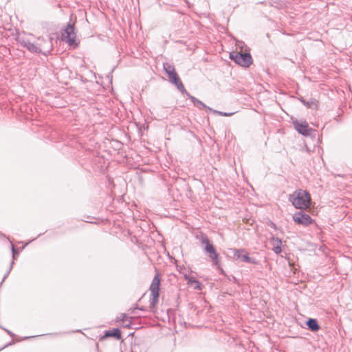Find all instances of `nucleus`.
<instances>
[{"label": "nucleus", "mask_w": 352, "mask_h": 352, "mask_svg": "<svg viewBox=\"0 0 352 352\" xmlns=\"http://www.w3.org/2000/svg\"><path fill=\"white\" fill-rule=\"evenodd\" d=\"M289 201L297 209L305 210L310 206V194L305 190L298 189L289 195Z\"/></svg>", "instance_id": "1"}, {"label": "nucleus", "mask_w": 352, "mask_h": 352, "mask_svg": "<svg viewBox=\"0 0 352 352\" xmlns=\"http://www.w3.org/2000/svg\"><path fill=\"white\" fill-rule=\"evenodd\" d=\"M163 68L168 77L169 81L175 85L179 91L184 93L185 87L176 73L175 67L168 63H164Z\"/></svg>", "instance_id": "2"}, {"label": "nucleus", "mask_w": 352, "mask_h": 352, "mask_svg": "<svg viewBox=\"0 0 352 352\" xmlns=\"http://www.w3.org/2000/svg\"><path fill=\"white\" fill-rule=\"evenodd\" d=\"M160 279L159 277V274H156L154 276L151 284L149 287V290L151 292V297L149 300L150 303V309L153 310L159 301V290H160Z\"/></svg>", "instance_id": "3"}, {"label": "nucleus", "mask_w": 352, "mask_h": 352, "mask_svg": "<svg viewBox=\"0 0 352 352\" xmlns=\"http://www.w3.org/2000/svg\"><path fill=\"white\" fill-rule=\"evenodd\" d=\"M230 58L244 67H248L252 63V58L250 53L232 52L230 54Z\"/></svg>", "instance_id": "4"}, {"label": "nucleus", "mask_w": 352, "mask_h": 352, "mask_svg": "<svg viewBox=\"0 0 352 352\" xmlns=\"http://www.w3.org/2000/svg\"><path fill=\"white\" fill-rule=\"evenodd\" d=\"M201 242L203 245H205L204 251L208 254V256L212 260V265L215 266L219 264V254L213 245L210 243L209 239L206 236H203Z\"/></svg>", "instance_id": "5"}, {"label": "nucleus", "mask_w": 352, "mask_h": 352, "mask_svg": "<svg viewBox=\"0 0 352 352\" xmlns=\"http://www.w3.org/2000/svg\"><path fill=\"white\" fill-rule=\"evenodd\" d=\"M201 242L203 245H205L204 251L208 254V256L212 260V265L215 266L219 264V254L213 245L210 243L209 239L206 236H203Z\"/></svg>", "instance_id": "6"}, {"label": "nucleus", "mask_w": 352, "mask_h": 352, "mask_svg": "<svg viewBox=\"0 0 352 352\" xmlns=\"http://www.w3.org/2000/svg\"><path fill=\"white\" fill-rule=\"evenodd\" d=\"M16 41L21 46L26 48L32 53L39 54L41 52V49L36 47L35 42H32L30 39L26 36L25 33L19 34L16 37Z\"/></svg>", "instance_id": "7"}, {"label": "nucleus", "mask_w": 352, "mask_h": 352, "mask_svg": "<svg viewBox=\"0 0 352 352\" xmlns=\"http://www.w3.org/2000/svg\"><path fill=\"white\" fill-rule=\"evenodd\" d=\"M35 44L41 49L39 54L45 56H47L53 50L52 38L38 37Z\"/></svg>", "instance_id": "8"}, {"label": "nucleus", "mask_w": 352, "mask_h": 352, "mask_svg": "<svg viewBox=\"0 0 352 352\" xmlns=\"http://www.w3.org/2000/svg\"><path fill=\"white\" fill-rule=\"evenodd\" d=\"M232 251L233 258L235 260H239L248 263H258V261L256 258L249 256L248 253L245 249H234Z\"/></svg>", "instance_id": "9"}, {"label": "nucleus", "mask_w": 352, "mask_h": 352, "mask_svg": "<svg viewBox=\"0 0 352 352\" xmlns=\"http://www.w3.org/2000/svg\"><path fill=\"white\" fill-rule=\"evenodd\" d=\"M75 39L76 34L74 32V27L71 24H68L62 32V40L72 46L74 44L76 45Z\"/></svg>", "instance_id": "10"}, {"label": "nucleus", "mask_w": 352, "mask_h": 352, "mask_svg": "<svg viewBox=\"0 0 352 352\" xmlns=\"http://www.w3.org/2000/svg\"><path fill=\"white\" fill-rule=\"evenodd\" d=\"M294 129L301 135L309 136L313 132V129L310 128L307 122L305 120H295L292 122Z\"/></svg>", "instance_id": "11"}, {"label": "nucleus", "mask_w": 352, "mask_h": 352, "mask_svg": "<svg viewBox=\"0 0 352 352\" xmlns=\"http://www.w3.org/2000/svg\"><path fill=\"white\" fill-rule=\"evenodd\" d=\"M294 221L300 225L309 226L312 223L311 217L302 212H296L293 216Z\"/></svg>", "instance_id": "12"}, {"label": "nucleus", "mask_w": 352, "mask_h": 352, "mask_svg": "<svg viewBox=\"0 0 352 352\" xmlns=\"http://www.w3.org/2000/svg\"><path fill=\"white\" fill-rule=\"evenodd\" d=\"M270 243L272 245V250L276 253V254H280L282 251L281 245H282V241L281 240L275 236H272L270 240Z\"/></svg>", "instance_id": "13"}, {"label": "nucleus", "mask_w": 352, "mask_h": 352, "mask_svg": "<svg viewBox=\"0 0 352 352\" xmlns=\"http://www.w3.org/2000/svg\"><path fill=\"white\" fill-rule=\"evenodd\" d=\"M307 325L311 331L314 332L318 331L320 329V326L318 324L317 320L314 318H309L307 321Z\"/></svg>", "instance_id": "14"}, {"label": "nucleus", "mask_w": 352, "mask_h": 352, "mask_svg": "<svg viewBox=\"0 0 352 352\" xmlns=\"http://www.w3.org/2000/svg\"><path fill=\"white\" fill-rule=\"evenodd\" d=\"M11 248H12V258L13 260L16 259V257L18 254V252L17 251L15 250L14 248V246L13 245V244L11 245ZM14 264V261H12L11 263V265L10 266V268L8 271V272L6 273V274L4 276L3 278V281L6 278V277L8 276L9 273L10 272L12 268V265Z\"/></svg>", "instance_id": "15"}, {"label": "nucleus", "mask_w": 352, "mask_h": 352, "mask_svg": "<svg viewBox=\"0 0 352 352\" xmlns=\"http://www.w3.org/2000/svg\"><path fill=\"white\" fill-rule=\"evenodd\" d=\"M105 336L114 337L117 339L121 338L120 332L118 329H113V330L111 331H107L105 333Z\"/></svg>", "instance_id": "16"}, {"label": "nucleus", "mask_w": 352, "mask_h": 352, "mask_svg": "<svg viewBox=\"0 0 352 352\" xmlns=\"http://www.w3.org/2000/svg\"><path fill=\"white\" fill-rule=\"evenodd\" d=\"M209 111L212 112L214 114H217V115L221 116H232L234 114L233 112L226 113V112H223V111H217V110H214V109H212V110H209Z\"/></svg>", "instance_id": "17"}, {"label": "nucleus", "mask_w": 352, "mask_h": 352, "mask_svg": "<svg viewBox=\"0 0 352 352\" xmlns=\"http://www.w3.org/2000/svg\"><path fill=\"white\" fill-rule=\"evenodd\" d=\"M188 284H195V288H199V283L198 280L195 279V277L190 276L188 280H187Z\"/></svg>", "instance_id": "18"}, {"label": "nucleus", "mask_w": 352, "mask_h": 352, "mask_svg": "<svg viewBox=\"0 0 352 352\" xmlns=\"http://www.w3.org/2000/svg\"><path fill=\"white\" fill-rule=\"evenodd\" d=\"M199 109H206L207 110H212V108L206 106L203 102L201 100H198L197 105H196Z\"/></svg>", "instance_id": "19"}, {"label": "nucleus", "mask_w": 352, "mask_h": 352, "mask_svg": "<svg viewBox=\"0 0 352 352\" xmlns=\"http://www.w3.org/2000/svg\"><path fill=\"white\" fill-rule=\"evenodd\" d=\"M183 94H186V95L188 97L189 99L193 102L194 105H197V103L198 102V99L196 98L195 96H191L188 92L186 91L185 89V91H184Z\"/></svg>", "instance_id": "20"}, {"label": "nucleus", "mask_w": 352, "mask_h": 352, "mask_svg": "<svg viewBox=\"0 0 352 352\" xmlns=\"http://www.w3.org/2000/svg\"><path fill=\"white\" fill-rule=\"evenodd\" d=\"M302 102L305 105L307 106V107H311L312 106V104H314V101H308V102H306L305 100H301Z\"/></svg>", "instance_id": "21"}, {"label": "nucleus", "mask_w": 352, "mask_h": 352, "mask_svg": "<svg viewBox=\"0 0 352 352\" xmlns=\"http://www.w3.org/2000/svg\"><path fill=\"white\" fill-rule=\"evenodd\" d=\"M3 329L8 333V335H10L11 337H14V334L12 333L10 331L3 328Z\"/></svg>", "instance_id": "22"}, {"label": "nucleus", "mask_w": 352, "mask_h": 352, "mask_svg": "<svg viewBox=\"0 0 352 352\" xmlns=\"http://www.w3.org/2000/svg\"><path fill=\"white\" fill-rule=\"evenodd\" d=\"M243 45L244 43L242 41L239 42L237 44L238 47H239L240 48H242Z\"/></svg>", "instance_id": "23"}, {"label": "nucleus", "mask_w": 352, "mask_h": 352, "mask_svg": "<svg viewBox=\"0 0 352 352\" xmlns=\"http://www.w3.org/2000/svg\"><path fill=\"white\" fill-rule=\"evenodd\" d=\"M184 278L186 280H188V278H190V276L186 274H184Z\"/></svg>", "instance_id": "24"}, {"label": "nucleus", "mask_w": 352, "mask_h": 352, "mask_svg": "<svg viewBox=\"0 0 352 352\" xmlns=\"http://www.w3.org/2000/svg\"><path fill=\"white\" fill-rule=\"evenodd\" d=\"M126 319H127L126 316L125 314H124V315H123L122 320L124 322V321H126Z\"/></svg>", "instance_id": "25"}, {"label": "nucleus", "mask_w": 352, "mask_h": 352, "mask_svg": "<svg viewBox=\"0 0 352 352\" xmlns=\"http://www.w3.org/2000/svg\"><path fill=\"white\" fill-rule=\"evenodd\" d=\"M139 309H140V310H142V311H143V310H145L144 307H142L139 308Z\"/></svg>", "instance_id": "26"}, {"label": "nucleus", "mask_w": 352, "mask_h": 352, "mask_svg": "<svg viewBox=\"0 0 352 352\" xmlns=\"http://www.w3.org/2000/svg\"><path fill=\"white\" fill-rule=\"evenodd\" d=\"M7 346H8V344H6V345L3 346V348H6Z\"/></svg>", "instance_id": "27"}, {"label": "nucleus", "mask_w": 352, "mask_h": 352, "mask_svg": "<svg viewBox=\"0 0 352 352\" xmlns=\"http://www.w3.org/2000/svg\"><path fill=\"white\" fill-rule=\"evenodd\" d=\"M7 346H8V344H6V345L3 346V348H6Z\"/></svg>", "instance_id": "28"}, {"label": "nucleus", "mask_w": 352, "mask_h": 352, "mask_svg": "<svg viewBox=\"0 0 352 352\" xmlns=\"http://www.w3.org/2000/svg\"><path fill=\"white\" fill-rule=\"evenodd\" d=\"M7 346H8V344H6V345L3 346V348H6Z\"/></svg>", "instance_id": "29"}]
</instances>
